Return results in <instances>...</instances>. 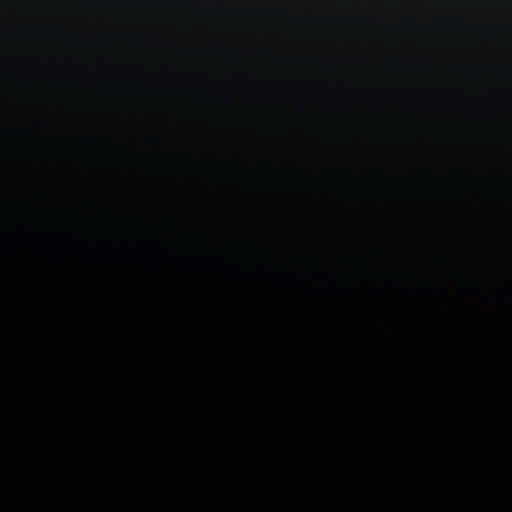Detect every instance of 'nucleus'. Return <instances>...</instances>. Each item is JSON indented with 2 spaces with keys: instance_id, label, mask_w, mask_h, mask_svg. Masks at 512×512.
<instances>
[{
  "instance_id": "nucleus-1",
  "label": "nucleus",
  "mask_w": 512,
  "mask_h": 512,
  "mask_svg": "<svg viewBox=\"0 0 512 512\" xmlns=\"http://www.w3.org/2000/svg\"><path fill=\"white\" fill-rule=\"evenodd\" d=\"M8 354L6 347L0 342V361L6 359Z\"/></svg>"
}]
</instances>
